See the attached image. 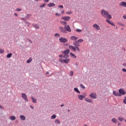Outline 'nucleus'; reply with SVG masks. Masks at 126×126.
Returning <instances> with one entry per match:
<instances>
[{
	"label": "nucleus",
	"mask_w": 126,
	"mask_h": 126,
	"mask_svg": "<svg viewBox=\"0 0 126 126\" xmlns=\"http://www.w3.org/2000/svg\"><path fill=\"white\" fill-rule=\"evenodd\" d=\"M101 12V15L103 16V17H104V18H108L109 19H111L112 15H110L107 11L102 9Z\"/></svg>",
	"instance_id": "nucleus-1"
},
{
	"label": "nucleus",
	"mask_w": 126,
	"mask_h": 126,
	"mask_svg": "<svg viewBox=\"0 0 126 126\" xmlns=\"http://www.w3.org/2000/svg\"><path fill=\"white\" fill-rule=\"evenodd\" d=\"M59 41L61 43H66L67 42V39L64 37H61L59 38Z\"/></svg>",
	"instance_id": "nucleus-2"
},
{
	"label": "nucleus",
	"mask_w": 126,
	"mask_h": 126,
	"mask_svg": "<svg viewBox=\"0 0 126 126\" xmlns=\"http://www.w3.org/2000/svg\"><path fill=\"white\" fill-rule=\"evenodd\" d=\"M113 94L114 95V96H116L117 97H122V95L120 94V93L116 91H114L113 92Z\"/></svg>",
	"instance_id": "nucleus-3"
},
{
	"label": "nucleus",
	"mask_w": 126,
	"mask_h": 126,
	"mask_svg": "<svg viewBox=\"0 0 126 126\" xmlns=\"http://www.w3.org/2000/svg\"><path fill=\"white\" fill-rule=\"evenodd\" d=\"M22 98L25 100L26 102H28V99L27 98V95L24 93H22Z\"/></svg>",
	"instance_id": "nucleus-4"
},
{
	"label": "nucleus",
	"mask_w": 126,
	"mask_h": 126,
	"mask_svg": "<svg viewBox=\"0 0 126 126\" xmlns=\"http://www.w3.org/2000/svg\"><path fill=\"white\" fill-rule=\"evenodd\" d=\"M90 98H92V99H97V96L96 95V94H95L94 93H91L89 95Z\"/></svg>",
	"instance_id": "nucleus-5"
},
{
	"label": "nucleus",
	"mask_w": 126,
	"mask_h": 126,
	"mask_svg": "<svg viewBox=\"0 0 126 126\" xmlns=\"http://www.w3.org/2000/svg\"><path fill=\"white\" fill-rule=\"evenodd\" d=\"M119 93L120 95H125L126 94V91L124 90V89H120L119 90Z\"/></svg>",
	"instance_id": "nucleus-6"
},
{
	"label": "nucleus",
	"mask_w": 126,
	"mask_h": 126,
	"mask_svg": "<svg viewBox=\"0 0 126 126\" xmlns=\"http://www.w3.org/2000/svg\"><path fill=\"white\" fill-rule=\"evenodd\" d=\"M64 29L66 31L68 32H71V29H70V27H69V25H67L64 26Z\"/></svg>",
	"instance_id": "nucleus-7"
},
{
	"label": "nucleus",
	"mask_w": 126,
	"mask_h": 126,
	"mask_svg": "<svg viewBox=\"0 0 126 126\" xmlns=\"http://www.w3.org/2000/svg\"><path fill=\"white\" fill-rule=\"evenodd\" d=\"M59 29L61 32H62V33H67V32H66V30H65L64 28L60 27Z\"/></svg>",
	"instance_id": "nucleus-8"
},
{
	"label": "nucleus",
	"mask_w": 126,
	"mask_h": 126,
	"mask_svg": "<svg viewBox=\"0 0 126 126\" xmlns=\"http://www.w3.org/2000/svg\"><path fill=\"white\" fill-rule=\"evenodd\" d=\"M93 27L95 29V30H100V26H99V25H98L97 24H94Z\"/></svg>",
	"instance_id": "nucleus-9"
},
{
	"label": "nucleus",
	"mask_w": 126,
	"mask_h": 126,
	"mask_svg": "<svg viewBox=\"0 0 126 126\" xmlns=\"http://www.w3.org/2000/svg\"><path fill=\"white\" fill-rule=\"evenodd\" d=\"M70 52V51H69V49H66L64 51H62L63 54V55H68L69 54V53Z\"/></svg>",
	"instance_id": "nucleus-10"
},
{
	"label": "nucleus",
	"mask_w": 126,
	"mask_h": 126,
	"mask_svg": "<svg viewBox=\"0 0 126 126\" xmlns=\"http://www.w3.org/2000/svg\"><path fill=\"white\" fill-rule=\"evenodd\" d=\"M120 6H123V7H126V2L122 1L119 3Z\"/></svg>",
	"instance_id": "nucleus-11"
},
{
	"label": "nucleus",
	"mask_w": 126,
	"mask_h": 126,
	"mask_svg": "<svg viewBox=\"0 0 126 126\" xmlns=\"http://www.w3.org/2000/svg\"><path fill=\"white\" fill-rule=\"evenodd\" d=\"M62 19H63V20H65V21H68L70 19V17L69 16L66 17H63Z\"/></svg>",
	"instance_id": "nucleus-12"
},
{
	"label": "nucleus",
	"mask_w": 126,
	"mask_h": 126,
	"mask_svg": "<svg viewBox=\"0 0 126 126\" xmlns=\"http://www.w3.org/2000/svg\"><path fill=\"white\" fill-rule=\"evenodd\" d=\"M69 49L72 50L74 52H76V48L74 47L73 46L69 45Z\"/></svg>",
	"instance_id": "nucleus-13"
},
{
	"label": "nucleus",
	"mask_w": 126,
	"mask_h": 126,
	"mask_svg": "<svg viewBox=\"0 0 126 126\" xmlns=\"http://www.w3.org/2000/svg\"><path fill=\"white\" fill-rule=\"evenodd\" d=\"M47 6H49V7H52L53 6H56V4H55L53 2H50V3L47 4Z\"/></svg>",
	"instance_id": "nucleus-14"
},
{
	"label": "nucleus",
	"mask_w": 126,
	"mask_h": 126,
	"mask_svg": "<svg viewBox=\"0 0 126 126\" xmlns=\"http://www.w3.org/2000/svg\"><path fill=\"white\" fill-rule=\"evenodd\" d=\"M71 40L72 41H76L77 40V37L75 36H72L70 37Z\"/></svg>",
	"instance_id": "nucleus-15"
},
{
	"label": "nucleus",
	"mask_w": 126,
	"mask_h": 126,
	"mask_svg": "<svg viewBox=\"0 0 126 126\" xmlns=\"http://www.w3.org/2000/svg\"><path fill=\"white\" fill-rule=\"evenodd\" d=\"M31 99L32 100V103H34V104H36V103H37V99H36V98H34V97L32 96L31 97Z\"/></svg>",
	"instance_id": "nucleus-16"
},
{
	"label": "nucleus",
	"mask_w": 126,
	"mask_h": 126,
	"mask_svg": "<svg viewBox=\"0 0 126 126\" xmlns=\"http://www.w3.org/2000/svg\"><path fill=\"white\" fill-rule=\"evenodd\" d=\"M64 63H69V62H70V59H69V58H68L67 59H64L63 61Z\"/></svg>",
	"instance_id": "nucleus-17"
},
{
	"label": "nucleus",
	"mask_w": 126,
	"mask_h": 126,
	"mask_svg": "<svg viewBox=\"0 0 126 126\" xmlns=\"http://www.w3.org/2000/svg\"><path fill=\"white\" fill-rule=\"evenodd\" d=\"M118 121L120 122H124V121H125V118L122 116H120L118 118Z\"/></svg>",
	"instance_id": "nucleus-18"
},
{
	"label": "nucleus",
	"mask_w": 126,
	"mask_h": 126,
	"mask_svg": "<svg viewBox=\"0 0 126 126\" xmlns=\"http://www.w3.org/2000/svg\"><path fill=\"white\" fill-rule=\"evenodd\" d=\"M20 118L22 121H25V120H26V118L24 115H20Z\"/></svg>",
	"instance_id": "nucleus-19"
},
{
	"label": "nucleus",
	"mask_w": 126,
	"mask_h": 126,
	"mask_svg": "<svg viewBox=\"0 0 126 126\" xmlns=\"http://www.w3.org/2000/svg\"><path fill=\"white\" fill-rule=\"evenodd\" d=\"M9 119L11 120V121H15L16 120V117L14 116H12L9 117Z\"/></svg>",
	"instance_id": "nucleus-20"
},
{
	"label": "nucleus",
	"mask_w": 126,
	"mask_h": 126,
	"mask_svg": "<svg viewBox=\"0 0 126 126\" xmlns=\"http://www.w3.org/2000/svg\"><path fill=\"white\" fill-rule=\"evenodd\" d=\"M85 101H86V102H88V103H92L93 102V101L89 98H85Z\"/></svg>",
	"instance_id": "nucleus-21"
},
{
	"label": "nucleus",
	"mask_w": 126,
	"mask_h": 126,
	"mask_svg": "<svg viewBox=\"0 0 126 126\" xmlns=\"http://www.w3.org/2000/svg\"><path fill=\"white\" fill-rule=\"evenodd\" d=\"M73 45L74 46H75V47H79V43H78V41H75L74 43H73Z\"/></svg>",
	"instance_id": "nucleus-22"
},
{
	"label": "nucleus",
	"mask_w": 126,
	"mask_h": 126,
	"mask_svg": "<svg viewBox=\"0 0 126 126\" xmlns=\"http://www.w3.org/2000/svg\"><path fill=\"white\" fill-rule=\"evenodd\" d=\"M55 124H57V125H61V121L59 119H56L55 121Z\"/></svg>",
	"instance_id": "nucleus-23"
},
{
	"label": "nucleus",
	"mask_w": 126,
	"mask_h": 126,
	"mask_svg": "<svg viewBox=\"0 0 126 126\" xmlns=\"http://www.w3.org/2000/svg\"><path fill=\"white\" fill-rule=\"evenodd\" d=\"M106 21L109 24H111V25H112V26H115V24H114V23H112V22H111L110 20H106Z\"/></svg>",
	"instance_id": "nucleus-24"
},
{
	"label": "nucleus",
	"mask_w": 126,
	"mask_h": 126,
	"mask_svg": "<svg viewBox=\"0 0 126 126\" xmlns=\"http://www.w3.org/2000/svg\"><path fill=\"white\" fill-rule=\"evenodd\" d=\"M111 121L114 124H117V123H118V120L115 118H112Z\"/></svg>",
	"instance_id": "nucleus-25"
},
{
	"label": "nucleus",
	"mask_w": 126,
	"mask_h": 126,
	"mask_svg": "<svg viewBox=\"0 0 126 126\" xmlns=\"http://www.w3.org/2000/svg\"><path fill=\"white\" fill-rule=\"evenodd\" d=\"M78 98L79 99V100H83V95H78Z\"/></svg>",
	"instance_id": "nucleus-26"
},
{
	"label": "nucleus",
	"mask_w": 126,
	"mask_h": 126,
	"mask_svg": "<svg viewBox=\"0 0 126 126\" xmlns=\"http://www.w3.org/2000/svg\"><path fill=\"white\" fill-rule=\"evenodd\" d=\"M70 56H71V57L74 58V59H76V56H75V55H74V54H73L71 52L70 53Z\"/></svg>",
	"instance_id": "nucleus-27"
},
{
	"label": "nucleus",
	"mask_w": 126,
	"mask_h": 126,
	"mask_svg": "<svg viewBox=\"0 0 126 126\" xmlns=\"http://www.w3.org/2000/svg\"><path fill=\"white\" fill-rule=\"evenodd\" d=\"M74 90L75 91V92H77V93L80 94V91H79V90H78L77 88H74Z\"/></svg>",
	"instance_id": "nucleus-28"
},
{
	"label": "nucleus",
	"mask_w": 126,
	"mask_h": 126,
	"mask_svg": "<svg viewBox=\"0 0 126 126\" xmlns=\"http://www.w3.org/2000/svg\"><path fill=\"white\" fill-rule=\"evenodd\" d=\"M56 118H57V115L56 114H54L51 117V120H55Z\"/></svg>",
	"instance_id": "nucleus-29"
},
{
	"label": "nucleus",
	"mask_w": 126,
	"mask_h": 126,
	"mask_svg": "<svg viewBox=\"0 0 126 126\" xmlns=\"http://www.w3.org/2000/svg\"><path fill=\"white\" fill-rule=\"evenodd\" d=\"M11 57H12V53H9V54L7 55V58L8 59H10V58H11Z\"/></svg>",
	"instance_id": "nucleus-30"
},
{
	"label": "nucleus",
	"mask_w": 126,
	"mask_h": 126,
	"mask_svg": "<svg viewBox=\"0 0 126 126\" xmlns=\"http://www.w3.org/2000/svg\"><path fill=\"white\" fill-rule=\"evenodd\" d=\"M30 17H31V14H28L26 15V18H27V19H29Z\"/></svg>",
	"instance_id": "nucleus-31"
},
{
	"label": "nucleus",
	"mask_w": 126,
	"mask_h": 126,
	"mask_svg": "<svg viewBox=\"0 0 126 126\" xmlns=\"http://www.w3.org/2000/svg\"><path fill=\"white\" fill-rule=\"evenodd\" d=\"M31 62H32V58H30L27 61V63H31Z\"/></svg>",
	"instance_id": "nucleus-32"
},
{
	"label": "nucleus",
	"mask_w": 126,
	"mask_h": 126,
	"mask_svg": "<svg viewBox=\"0 0 126 126\" xmlns=\"http://www.w3.org/2000/svg\"><path fill=\"white\" fill-rule=\"evenodd\" d=\"M54 36L55 37H57V38H59L61 35H60V33H55Z\"/></svg>",
	"instance_id": "nucleus-33"
},
{
	"label": "nucleus",
	"mask_w": 126,
	"mask_h": 126,
	"mask_svg": "<svg viewBox=\"0 0 126 126\" xmlns=\"http://www.w3.org/2000/svg\"><path fill=\"white\" fill-rule=\"evenodd\" d=\"M68 57H69V56H68V55H66V54H64V55L63 56V58L64 59H67V58H68Z\"/></svg>",
	"instance_id": "nucleus-34"
},
{
	"label": "nucleus",
	"mask_w": 126,
	"mask_h": 126,
	"mask_svg": "<svg viewBox=\"0 0 126 126\" xmlns=\"http://www.w3.org/2000/svg\"><path fill=\"white\" fill-rule=\"evenodd\" d=\"M80 86L81 88H82V89H85V86H83V85L82 84H81L80 85Z\"/></svg>",
	"instance_id": "nucleus-35"
},
{
	"label": "nucleus",
	"mask_w": 126,
	"mask_h": 126,
	"mask_svg": "<svg viewBox=\"0 0 126 126\" xmlns=\"http://www.w3.org/2000/svg\"><path fill=\"white\" fill-rule=\"evenodd\" d=\"M77 42H78V43H82V42H83V39H79L77 41Z\"/></svg>",
	"instance_id": "nucleus-36"
},
{
	"label": "nucleus",
	"mask_w": 126,
	"mask_h": 126,
	"mask_svg": "<svg viewBox=\"0 0 126 126\" xmlns=\"http://www.w3.org/2000/svg\"><path fill=\"white\" fill-rule=\"evenodd\" d=\"M62 24H63V25H65V26H66L67 23L66 22H61Z\"/></svg>",
	"instance_id": "nucleus-37"
},
{
	"label": "nucleus",
	"mask_w": 126,
	"mask_h": 126,
	"mask_svg": "<svg viewBox=\"0 0 126 126\" xmlns=\"http://www.w3.org/2000/svg\"><path fill=\"white\" fill-rule=\"evenodd\" d=\"M33 26L35 28H36V29H39V26H38V25H33Z\"/></svg>",
	"instance_id": "nucleus-38"
},
{
	"label": "nucleus",
	"mask_w": 126,
	"mask_h": 126,
	"mask_svg": "<svg viewBox=\"0 0 126 126\" xmlns=\"http://www.w3.org/2000/svg\"><path fill=\"white\" fill-rule=\"evenodd\" d=\"M64 59H60L59 60V62H60V63H64Z\"/></svg>",
	"instance_id": "nucleus-39"
},
{
	"label": "nucleus",
	"mask_w": 126,
	"mask_h": 126,
	"mask_svg": "<svg viewBox=\"0 0 126 126\" xmlns=\"http://www.w3.org/2000/svg\"><path fill=\"white\" fill-rule=\"evenodd\" d=\"M75 48L76 50H77L78 52H80V50H79V48H78V46H75Z\"/></svg>",
	"instance_id": "nucleus-40"
},
{
	"label": "nucleus",
	"mask_w": 126,
	"mask_h": 126,
	"mask_svg": "<svg viewBox=\"0 0 126 126\" xmlns=\"http://www.w3.org/2000/svg\"><path fill=\"white\" fill-rule=\"evenodd\" d=\"M46 6V4L44 3L42 5H40V7H45Z\"/></svg>",
	"instance_id": "nucleus-41"
},
{
	"label": "nucleus",
	"mask_w": 126,
	"mask_h": 126,
	"mask_svg": "<svg viewBox=\"0 0 126 126\" xmlns=\"http://www.w3.org/2000/svg\"><path fill=\"white\" fill-rule=\"evenodd\" d=\"M4 53V51L2 49H0V54H3Z\"/></svg>",
	"instance_id": "nucleus-42"
},
{
	"label": "nucleus",
	"mask_w": 126,
	"mask_h": 126,
	"mask_svg": "<svg viewBox=\"0 0 126 126\" xmlns=\"http://www.w3.org/2000/svg\"><path fill=\"white\" fill-rule=\"evenodd\" d=\"M58 7H59V8L63 9V5H59V6H58Z\"/></svg>",
	"instance_id": "nucleus-43"
},
{
	"label": "nucleus",
	"mask_w": 126,
	"mask_h": 126,
	"mask_svg": "<svg viewBox=\"0 0 126 126\" xmlns=\"http://www.w3.org/2000/svg\"><path fill=\"white\" fill-rule=\"evenodd\" d=\"M73 75V72L71 71L70 72V76H72Z\"/></svg>",
	"instance_id": "nucleus-44"
},
{
	"label": "nucleus",
	"mask_w": 126,
	"mask_h": 126,
	"mask_svg": "<svg viewBox=\"0 0 126 126\" xmlns=\"http://www.w3.org/2000/svg\"><path fill=\"white\" fill-rule=\"evenodd\" d=\"M119 25H121V26H125V24H122L121 23H118Z\"/></svg>",
	"instance_id": "nucleus-45"
},
{
	"label": "nucleus",
	"mask_w": 126,
	"mask_h": 126,
	"mask_svg": "<svg viewBox=\"0 0 126 126\" xmlns=\"http://www.w3.org/2000/svg\"><path fill=\"white\" fill-rule=\"evenodd\" d=\"M124 104H126V96L125 97V99L123 100Z\"/></svg>",
	"instance_id": "nucleus-46"
},
{
	"label": "nucleus",
	"mask_w": 126,
	"mask_h": 126,
	"mask_svg": "<svg viewBox=\"0 0 126 126\" xmlns=\"http://www.w3.org/2000/svg\"><path fill=\"white\" fill-rule=\"evenodd\" d=\"M76 31H77V32H81V30L77 29H76Z\"/></svg>",
	"instance_id": "nucleus-47"
},
{
	"label": "nucleus",
	"mask_w": 126,
	"mask_h": 126,
	"mask_svg": "<svg viewBox=\"0 0 126 126\" xmlns=\"http://www.w3.org/2000/svg\"><path fill=\"white\" fill-rule=\"evenodd\" d=\"M72 13V12L71 11H68L66 12V14H71Z\"/></svg>",
	"instance_id": "nucleus-48"
},
{
	"label": "nucleus",
	"mask_w": 126,
	"mask_h": 126,
	"mask_svg": "<svg viewBox=\"0 0 126 126\" xmlns=\"http://www.w3.org/2000/svg\"><path fill=\"white\" fill-rule=\"evenodd\" d=\"M56 16H61V14H60L59 13H56Z\"/></svg>",
	"instance_id": "nucleus-49"
},
{
	"label": "nucleus",
	"mask_w": 126,
	"mask_h": 126,
	"mask_svg": "<svg viewBox=\"0 0 126 126\" xmlns=\"http://www.w3.org/2000/svg\"><path fill=\"white\" fill-rule=\"evenodd\" d=\"M28 42H29V43H31V44H32V41L31 40V39H28Z\"/></svg>",
	"instance_id": "nucleus-50"
},
{
	"label": "nucleus",
	"mask_w": 126,
	"mask_h": 126,
	"mask_svg": "<svg viewBox=\"0 0 126 126\" xmlns=\"http://www.w3.org/2000/svg\"><path fill=\"white\" fill-rule=\"evenodd\" d=\"M16 11H18V12L21 11V8H17Z\"/></svg>",
	"instance_id": "nucleus-51"
},
{
	"label": "nucleus",
	"mask_w": 126,
	"mask_h": 126,
	"mask_svg": "<svg viewBox=\"0 0 126 126\" xmlns=\"http://www.w3.org/2000/svg\"><path fill=\"white\" fill-rule=\"evenodd\" d=\"M122 71H123V72H126V69H125V68H123V69H122Z\"/></svg>",
	"instance_id": "nucleus-52"
},
{
	"label": "nucleus",
	"mask_w": 126,
	"mask_h": 126,
	"mask_svg": "<svg viewBox=\"0 0 126 126\" xmlns=\"http://www.w3.org/2000/svg\"><path fill=\"white\" fill-rule=\"evenodd\" d=\"M30 107L31 109H32V110L34 109V107L32 106V105H30Z\"/></svg>",
	"instance_id": "nucleus-53"
},
{
	"label": "nucleus",
	"mask_w": 126,
	"mask_h": 126,
	"mask_svg": "<svg viewBox=\"0 0 126 126\" xmlns=\"http://www.w3.org/2000/svg\"><path fill=\"white\" fill-rule=\"evenodd\" d=\"M59 58H63V55H59Z\"/></svg>",
	"instance_id": "nucleus-54"
},
{
	"label": "nucleus",
	"mask_w": 126,
	"mask_h": 126,
	"mask_svg": "<svg viewBox=\"0 0 126 126\" xmlns=\"http://www.w3.org/2000/svg\"><path fill=\"white\" fill-rule=\"evenodd\" d=\"M61 13H62V14H63V13H64V10H62L61 11Z\"/></svg>",
	"instance_id": "nucleus-55"
},
{
	"label": "nucleus",
	"mask_w": 126,
	"mask_h": 126,
	"mask_svg": "<svg viewBox=\"0 0 126 126\" xmlns=\"http://www.w3.org/2000/svg\"><path fill=\"white\" fill-rule=\"evenodd\" d=\"M123 17L124 19H126V15H124Z\"/></svg>",
	"instance_id": "nucleus-56"
},
{
	"label": "nucleus",
	"mask_w": 126,
	"mask_h": 126,
	"mask_svg": "<svg viewBox=\"0 0 126 126\" xmlns=\"http://www.w3.org/2000/svg\"><path fill=\"white\" fill-rule=\"evenodd\" d=\"M45 2H49V0H44Z\"/></svg>",
	"instance_id": "nucleus-57"
},
{
	"label": "nucleus",
	"mask_w": 126,
	"mask_h": 126,
	"mask_svg": "<svg viewBox=\"0 0 126 126\" xmlns=\"http://www.w3.org/2000/svg\"><path fill=\"white\" fill-rule=\"evenodd\" d=\"M123 65H124V66H126V63H124Z\"/></svg>",
	"instance_id": "nucleus-58"
},
{
	"label": "nucleus",
	"mask_w": 126,
	"mask_h": 126,
	"mask_svg": "<svg viewBox=\"0 0 126 126\" xmlns=\"http://www.w3.org/2000/svg\"><path fill=\"white\" fill-rule=\"evenodd\" d=\"M14 15H15V16H18V15H17V14H16V13H14Z\"/></svg>",
	"instance_id": "nucleus-59"
},
{
	"label": "nucleus",
	"mask_w": 126,
	"mask_h": 126,
	"mask_svg": "<svg viewBox=\"0 0 126 126\" xmlns=\"http://www.w3.org/2000/svg\"><path fill=\"white\" fill-rule=\"evenodd\" d=\"M0 109H3V107L1 105H0Z\"/></svg>",
	"instance_id": "nucleus-60"
},
{
	"label": "nucleus",
	"mask_w": 126,
	"mask_h": 126,
	"mask_svg": "<svg viewBox=\"0 0 126 126\" xmlns=\"http://www.w3.org/2000/svg\"><path fill=\"white\" fill-rule=\"evenodd\" d=\"M46 74H50V72H46Z\"/></svg>",
	"instance_id": "nucleus-61"
},
{
	"label": "nucleus",
	"mask_w": 126,
	"mask_h": 126,
	"mask_svg": "<svg viewBox=\"0 0 126 126\" xmlns=\"http://www.w3.org/2000/svg\"><path fill=\"white\" fill-rule=\"evenodd\" d=\"M118 126H121V123H118Z\"/></svg>",
	"instance_id": "nucleus-62"
},
{
	"label": "nucleus",
	"mask_w": 126,
	"mask_h": 126,
	"mask_svg": "<svg viewBox=\"0 0 126 126\" xmlns=\"http://www.w3.org/2000/svg\"><path fill=\"white\" fill-rule=\"evenodd\" d=\"M22 19L23 20H26L25 18H22Z\"/></svg>",
	"instance_id": "nucleus-63"
},
{
	"label": "nucleus",
	"mask_w": 126,
	"mask_h": 126,
	"mask_svg": "<svg viewBox=\"0 0 126 126\" xmlns=\"http://www.w3.org/2000/svg\"><path fill=\"white\" fill-rule=\"evenodd\" d=\"M63 106H64V105L62 104V105H61V107H63Z\"/></svg>",
	"instance_id": "nucleus-64"
}]
</instances>
